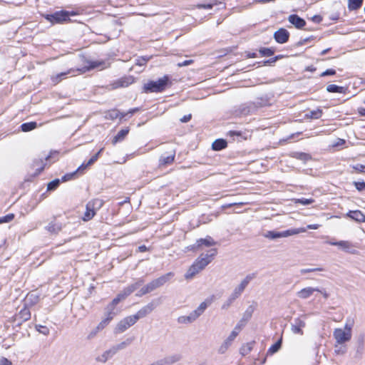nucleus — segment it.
<instances>
[{"label":"nucleus","instance_id":"obj_58","mask_svg":"<svg viewBox=\"0 0 365 365\" xmlns=\"http://www.w3.org/2000/svg\"><path fill=\"white\" fill-rule=\"evenodd\" d=\"M336 74V71L332 68L327 69L325 71L322 73L321 76H333Z\"/></svg>","mask_w":365,"mask_h":365},{"label":"nucleus","instance_id":"obj_43","mask_svg":"<svg viewBox=\"0 0 365 365\" xmlns=\"http://www.w3.org/2000/svg\"><path fill=\"white\" fill-rule=\"evenodd\" d=\"M35 327L37 331L43 334L44 336H48L50 333L49 329L46 326L37 324Z\"/></svg>","mask_w":365,"mask_h":365},{"label":"nucleus","instance_id":"obj_23","mask_svg":"<svg viewBox=\"0 0 365 365\" xmlns=\"http://www.w3.org/2000/svg\"><path fill=\"white\" fill-rule=\"evenodd\" d=\"M115 354V353L114 352L112 347H110L109 349L104 351L101 355L96 357V360L98 362L105 363L109 359L112 358Z\"/></svg>","mask_w":365,"mask_h":365},{"label":"nucleus","instance_id":"obj_25","mask_svg":"<svg viewBox=\"0 0 365 365\" xmlns=\"http://www.w3.org/2000/svg\"><path fill=\"white\" fill-rule=\"evenodd\" d=\"M143 283V280L140 279L136 282L128 286L125 287L123 291L125 293V295L129 296L131 293H133L135 290H136L138 287H140Z\"/></svg>","mask_w":365,"mask_h":365},{"label":"nucleus","instance_id":"obj_48","mask_svg":"<svg viewBox=\"0 0 365 365\" xmlns=\"http://www.w3.org/2000/svg\"><path fill=\"white\" fill-rule=\"evenodd\" d=\"M346 348L342 344H336L334 346V351L336 354H344L346 353Z\"/></svg>","mask_w":365,"mask_h":365},{"label":"nucleus","instance_id":"obj_29","mask_svg":"<svg viewBox=\"0 0 365 365\" xmlns=\"http://www.w3.org/2000/svg\"><path fill=\"white\" fill-rule=\"evenodd\" d=\"M291 156L296 159L300 160L304 163L311 159V156L309 154L302 152H293L291 154Z\"/></svg>","mask_w":365,"mask_h":365},{"label":"nucleus","instance_id":"obj_31","mask_svg":"<svg viewBox=\"0 0 365 365\" xmlns=\"http://www.w3.org/2000/svg\"><path fill=\"white\" fill-rule=\"evenodd\" d=\"M129 132L128 128H125L120 130L117 135L114 137L113 143L115 144L118 142H120L124 139V138L128 135Z\"/></svg>","mask_w":365,"mask_h":365},{"label":"nucleus","instance_id":"obj_41","mask_svg":"<svg viewBox=\"0 0 365 365\" xmlns=\"http://www.w3.org/2000/svg\"><path fill=\"white\" fill-rule=\"evenodd\" d=\"M337 246L344 251L349 252V249L352 247V245L349 241L341 240L337 242Z\"/></svg>","mask_w":365,"mask_h":365},{"label":"nucleus","instance_id":"obj_40","mask_svg":"<svg viewBox=\"0 0 365 365\" xmlns=\"http://www.w3.org/2000/svg\"><path fill=\"white\" fill-rule=\"evenodd\" d=\"M237 298L235 297L233 294H230L229 297L227 299V300L223 303L222 305V309H228L231 304L237 299Z\"/></svg>","mask_w":365,"mask_h":365},{"label":"nucleus","instance_id":"obj_8","mask_svg":"<svg viewBox=\"0 0 365 365\" xmlns=\"http://www.w3.org/2000/svg\"><path fill=\"white\" fill-rule=\"evenodd\" d=\"M137 322L136 319L133 315H130L125 317L122 320H120L116 325L115 328V333L120 334L127 330L129 327L133 326Z\"/></svg>","mask_w":365,"mask_h":365},{"label":"nucleus","instance_id":"obj_3","mask_svg":"<svg viewBox=\"0 0 365 365\" xmlns=\"http://www.w3.org/2000/svg\"><path fill=\"white\" fill-rule=\"evenodd\" d=\"M210 302L205 301L202 302L198 307L190 313L187 316H180L178 318V322L179 324H190L197 320V319L201 316L207 307L210 305Z\"/></svg>","mask_w":365,"mask_h":365},{"label":"nucleus","instance_id":"obj_62","mask_svg":"<svg viewBox=\"0 0 365 365\" xmlns=\"http://www.w3.org/2000/svg\"><path fill=\"white\" fill-rule=\"evenodd\" d=\"M322 268H315V269H301L300 272L302 274H305L308 272H315V271H322Z\"/></svg>","mask_w":365,"mask_h":365},{"label":"nucleus","instance_id":"obj_33","mask_svg":"<svg viewBox=\"0 0 365 365\" xmlns=\"http://www.w3.org/2000/svg\"><path fill=\"white\" fill-rule=\"evenodd\" d=\"M37 128V123L34 121L22 123L21 129L23 132H29Z\"/></svg>","mask_w":365,"mask_h":365},{"label":"nucleus","instance_id":"obj_26","mask_svg":"<svg viewBox=\"0 0 365 365\" xmlns=\"http://www.w3.org/2000/svg\"><path fill=\"white\" fill-rule=\"evenodd\" d=\"M174 276L173 272H168L167 274L160 276V277L154 279L158 284V286L160 287L165 284L167 282H168Z\"/></svg>","mask_w":365,"mask_h":365},{"label":"nucleus","instance_id":"obj_6","mask_svg":"<svg viewBox=\"0 0 365 365\" xmlns=\"http://www.w3.org/2000/svg\"><path fill=\"white\" fill-rule=\"evenodd\" d=\"M103 203V201L99 199H95L88 202L86 207V212L83 217V220L84 221L91 220L96 215V211L102 207Z\"/></svg>","mask_w":365,"mask_h":365},{"label":"nucleus","instance_id":"obj_49","mask_svg":"<svg viewBox=\"0 0 365 365\" xmlns=\"http://www.w3.org/2000/svg\"><path fill=\"white\" fill-rule=\"evenodd\" d=\"M259 53L262 56H271L273 55L274 51L269 48H262L259 50Z\"/></svg>","mask_w":365,"mask_h":365},{"label":"nucleus","instance_id":"obj_47","mask_svg":"<svg viewBox=\"0 0 365 365\" xmlns=\"http://www.w3.org/2000/svg\"><path fill=\"white\" fill-rule=\"evenodd\" d=\"M296 203H299L303 205H309L314 202V200L312 198L307 199V198H299L295 200Z\"/></svg>","mask_w":365,"mask_h":365},{"label":"nucleus","instance_id":"obj_35","mask_svg":"<svg viewBox=\"0 0 365 365\" xmlns=\"http://www.w3.org/2000/svg\"><path fill=\"white\" fill-rule=\"evenodd\" d=\"M131 343V339H128L127 340L122 341L116 345L112 346L114 352L116 354L118 351L125 349Z\"/></svg>","mask_w":365,"mask_h":365},{"label":"nucleus","instance_id":"obj_54","mask_svg":"<svg viewBox=\"0 0 365 365\" xmlns=\"http://www.w3.org/2000/svg\"><path fill=\"white\" fill-rule=\"evenodd\" d=\"M150 58L146 56H142L139 57L136 59V65H138L140 66L145 65Z\"/></svg>","mask_w":365,"mask_h":365},{"label":"nucleus","instance_id":"obj_34","mask_svg":"<svg viewBox=\"0 0 365 365\" xmlns=\"http://www.w3.org/2000/svg\"><path fill=\"white\" fill-rule=\"evenodd\" d=\"M46 229L51 233H58L61 230V225L58 223L51 222L46 227Z\"/></svg>","mask_w":365,"mask_h":365},{"label":"nucleus","instance_id":"obj_10","mask_svg":"<svg viewBox=\"0 0 365 365\" xmlns=\"http://www.w3.org/2000/svg\"><path fill=\"white\" fill-rule=\"evenodd\" d=\"M333 336L336 344H344L351 340L352 334L351 332L342 330L341 328H336L333 331Z\"/></svg>","mask_w":365,"mask_h":365},{"label":"nucleus","instance_id":"obj_12","mask_svg":"<svg viewBox=\"0 0 365 365\" xmlns=\"http://www.w3.org/2000/svg\"><path fill=\"white\" fill-rule=\"evenodd\" d=\"M305 319L306 315H303L294 319L291 324V330L294 334L303 335L302 329L306 326Z\"/></svg>","mask_w":365,"mask_h":365},{"label":"nucleus","instance_id":"obj_21","mask_svg":"<svg viewBox=\"0 0 365 365\" xmlns=\"http://www.w3.org/2000/svg\"><path fill=\"white\" fill-rule=\"evenodd\" d=\"M256 108L257 107L254 103L249 102L240 106V113L241 115H246L254 112Z\"/></svg>","mask_w":365,"mask_h":365},{"label":"nucleus","instance_id":"obj_60","mask_svg":"<svg viewBox=\"0 0 365 365\" xmlns=\"http://www.w3.org/2000/svg\"><path fill=\"white\" fill-rule=\"evenodd\" d=\"M0 365H12V362L7 358L1 357L0 358Z\"/></svg>","mask_w":365,"mask_h":365},{"label":"nucleus","instance_id":"obj_55","mask_svg":"<svg viewBox=\"0 0 365 365\" xmlns=\"http://www.w3.org/2000/svg\"><path fill=\"white\" fill-rule=\"evenodd\" d=\"M150 292V291L149 290V288H148V285L146 284L145 286H144L139 290V292L136 294V296L141 297V296L145 295Z\"/></svg>","mask_w":365,"mask_h":365},{"label":"nucleus","instance_id":"obj_5","mask_svg":"<svg viewBox=\"0 0 365 365\" xmlns=\"http://www.w3.org/2000/svg\"><path fill=\"white\" fill-rule=\"evenodd\" d=\"M305 227L294 228L282 232L276 230L267 231L264 234V237L269 240H275L277 238L287 237L292 235H297L302 232H305Z\"/></svg>","mask_w":365,"mask_h":365},{"label":"nucleus","instance_id":"obj_19","mask_svg":"<svg viewBox=\"0 0 365 365\" xmlns=\"http://www.w3.org/2000/svg\"><path fill=\"white\" fill-rule=\"evenodd\" d=\"M288 21L298 29H302L306 25V21L297 14H291L288 16Z\"/></svg>","mask_w":365,"mask_h":365},{"label":"nucleus","instance_id":"obj_38","mask_svg":"<svg viewBox=\"0 0 365 365\" xmlns=\"http://www.w3.org/2000/svg\"><path fill=\"white\" fill-rule=\"evenodd\" d=\"M363 0H349V9L356 10L361 6Z\"/></svg>","mask_w":365,"mask_h":365},{"label":"nucleus","instance_id":"obj_57","mask_svg":"<svg viewBox=\"0 0 365 365\" xmlns=\"http://www.w3.org/2000/svg\"><path fill=\"white\" fill-rule=\"evenodd\" d=\"M116 314H117V312H107V311H106L105 319H108V321L110 322Z\"/></svg>","mask_w":365,"mask_h":365},{"label":"nucleus","instance_id":"obj_1","mask_svg":"<svg viewBox=\"0 0 365 365\" xmlns=\"http://www.w3.org/2000/svg\"><path fill=\"white\" fill-rule=\"evenodd\" d=\"M86 64L87 65L81 68H70L66 71L53 75L51 77V79L54 84H57L63 79L67 78L68 75L74 76L78 74L84 73L86 71H91L92 69L97 68L99 70H103L110 66V63L108 61L103 60L87 61Z\"/></svg>","mask_w":365,"mask_h":365},{"label":"nucleus","instance_id":"obj_20","mask_svg":"<svg viewBox=\"0 0 365 365\" xmlns=\"http://www.w3.org/2000/svg\"><path fill=\"white\" fill-rule=\"evenodd\" d=\"M216 245V242L210 236H207L205 238H200L196 241L195 247H200L202 245L205 247H211Z\"/></svg>","mask_w":365,"mask_h":365},{"label":"nucleus","instance_id":"obj_30","mask_svg":"<svg viewBox=\"0 0 365 365\" xmlns=\"http://www.w3.org/2000/svg\"><path fill=\"white\" fill-rule=\"evenodd\" d=\"M227 142L224 139H217L212 145V148L214 150H220L226 148Z\"/></svg>","mask_w":365,"mask_h":365},{"label":"nucleus","instance_id":"obj_17","mask_svg":"<svg viewBox=\"0 0 365 365\" xmlns=\"http://www.w3.org/2000/svg\"><path fill=\"white\" fill-rule=\"evenodd\" d=\"M316 291H318V287H307L298 291L296 296L299 299L304 300L311 297Z\"/></svg>","mask_w":365,"mask_h":365},{"label":"nucleus","instance_id":"obj_24","mask_svg":"<svg viewBox=\"0 0 365 365\" xmlns=\"http://www.w3.org/2000/svg\"><path fill=\"white\" fill-rule=\"evenodd\" d=\"M88 166H90V165H87V163H82L75 172L66 174L64 176H63L62 180L63 181H66V180H69L72 179L73 177L75 176L77 173L83 172Z\"/></svg>","mask_w":365,"mask_h":365},{"label":"nucleus","instance_id":"obj_32","mask_svg":"<svg viewBox=\"0 0 365 365\" xmlns=\"http://www.w3.org/2000/svg\"><path fill=\"white\" fill-rule=\"evenodd\" d=\"M282 346V339H279L276 343L272 345L269 349L267 350V355H273L277 353L281 348Z\"/></svg>","mask_w":365,"mask_h":365},{"label":"nucleus","instance_id":"obj_56","mask_svg":"<svg viewBox=\"0 0 365 365\" xmlns=\"http://www.w3.org/2000/svg\"><path fill=\"white\" fill-rule=\"evenodd\" d=\"M354 185L356 190L359 191L365 190V182H354Z\"/></svg>","mask_w":365,"mask_h":365},{"label":"nucleus","instance_id":"obj_50","mask_svg":"<svg viewBox=\"0 0 365 365\" xmlns=\"http://www.w3.org/2000/svg\"><path fill=\"white\" fill-rule=\"evenodd\" d=\"M14 218V214H8L0 217V224L11 222Z\"/></svg>","mask_w":365,"mask_h":365},{"label":"nucleus","instance_id":"obj_53","mask_svg":"<svg viewBox=\"0 0 365 365\" xmlns=\"http://www.w3.org/2000/svg\"><path fill=\"white\" fill-rule=\"evenodd\" d=\"M110 322L108 321V319H106L105 318L101 320V322L98 324L97 331H101L103 330Z\"/></svg>","mask_w":365,"mask_h":365},{"label":"nucleus","instance_id":"obj_61","mask_svg":"<svg viewBox=\"0 0 365 365\" xmlns=\"http://www.w3.org/2000/svg\"><path fill=\"white\" fill-rule=\"evenodd\" d=\"M192 62H193L192 60H185V61H183L182 62H179L178 63V67L187 66L188 65H190Z\"/></svg>","mask_w":365,"mask_h":365},{"label":"nucleus","instance_id":"obj_42","mask_svg":"<svg viewBox=\"0 0 365 365\" xmlns=\"http://www.w3.org/2000/svg\"><path fill=\"white\" fill-rule=\"evenodd\" d=\"M20 318L24 321H27L31 317V313L29 309L24 308L21 309L19 312Z\"/></svg>","mask_w":365,"mask_h":365},{"label":"nucleus","instance_id":"obj_13","mask_svg":"<svg viewBox=\"0 0 365 365\" xmlns=\"http://www.w3.org/2000/svg\"><path fill=\"white\" fill-rule=\"evenodd\" d=\"M182 358L180 353H174L159 359L160 365H172L179 362Z\"/></svg>","mask_w":365,"mask_h":365},{"label":"nucleus","instance_id":"obj_36","mask_svg":"<svg viewBox=\"0 0 365 365\" xmlns=\"http://www.w3.org/2000/svg\"><path fill=\"white\" fill-rule=\"evenodd\" d=\"M345 88L342 86H339L335 84H330L327 86V91L329 93H342L344 92Z\"/></svg>","mask_w":365,"mask_h":365},{"label":"nucleus","instance_id":"obj_63","mask_svg":"<svg viewBox=\"0 0 365 365\" xmlns=\"http://www.w3.org/2000/svg\"><path fill=\"white\" fill-rule=\"evenodd\" d=\"M317 292L321 293L324 299H328L329 297V294L324 289H320L318 287V291Z\"/></svg>","mask_w":365,"mask_h":365},{"label":"nucleus","instance_id":"obj_28","mask_svg":"<svg viewBox=\"0 0 365 365\" xmlns=\"http://www.w3.org/2000/svg\"><path fill=\"white\" fill-rule=\"evenodd\" d=\"M175 153H173L169 155H161L159 160L160 165H167L171 164L175 160Z\"/></svg>","mask_w":365,"mask_h":365},{"label":"nucleus","instance_id":"obj_11","mask_svg":"<svg viewBox=\"0 0 365 365\" xmlns=\"http://www.w3.org/2000/svg\"><path fill=\"white\" fill-rule=\"evenodd\" d=\"M46 19L52 24L61 23L69 19V12L63 10L56 11L52 14H47Z\"/></svg>","mask_w":365,"mask_h":365},{"label":"nucleus","instance_id":"obj_59","mask_svg":"<svg viewBox=\"0 0 365 365\" xmlns=\"http://www.w3.org/2000/svg\"><path fill=\"white\" fill-rule=\"evenodd\" d=\"M148 288H149V290L150 291V292L153 290H155V289L158 288L159 287L158 286V284H156L155 281V280H153L151 281L150 282H149L148 284H147Z\"/></svg>","mask_w":365,"mask_h":365},{"label":"nucleus","instance_id":"obj_22","mask_svg":"<svg viewBox=\"0 0 365 365\" xmlns=\"http://www.w3.org/2000/svg\"><path fill=\"white\" fill-rule=\"evenodd\" d=\"M346 216L359 222H365V215L360 210L349 211Z\"/></svg>","mask_w":365,"mask_h":365},{"label":"nucleus","instance_id":"obj_14","mask_svg":"<svg viewBox=\"0 0 365 365\" xmlns=\"http://www.w3.org/2000/svg\"><path fill=\"white\" fill-rule=\"evenodd\" d=\"M133 78L131 76H125L114 81L111 84L112 89L127 87L133 83Z\"/></svg>","mask_w":365,"mask_h":365},{"label":"nucleus","instance_id":"obj_16","mask_svg":"<svg viewBox=\"0 0 365 365\" xmlns=\"http://www.w3.org/2000/svg\"><path fill=\"white\" fill-rule=\"evenodd\" d=\"M155 308V305L154 304V303L150 302L147 305L143 307L140 309H139L135 314H133V316L138 321L139 319L143 318L150 313H151Z\"/></svg>","mask_w":365,"mask_h":365},{"label":"nucleus","instance_id":"obj_37","mask_svg":"<svg viewBox=\"0 0 365 365\" xmlns=\"http://www.w3.org/2000/svg\"><path fill=\"white\" fill-rule=\"evenodd\" d=\"M254 345V342H249L246 344L243 345L240 349V354L242 356H245L248 354L252 349Z\"/></svg>","mask_w":365,"mask_h":365},{"label":"nucleus","instance_id":"obj_9","mask_svg":"<svg viewBox=\"0 0 365 365\" xmlns=\"http://www.w3.org/2000/svg\"><path fill=\"white\" fill-rule=\"evenodd\" d=\"M256 277L255 273H251L247 274L233 289L232 294H233L235 297L239 298L241 294L243 293L244 290L249 284V283Z\"/></svg>","mask_w":365,"mask_h":365},{"label":"nucleus","instance_id":"obj_7","mask_svg":"<svg viewBox=\"0 0 365 365\" xmlns=\"http://www.w3.org/2000/svg\"><path fill=\"white\" fill-rule=\"evenodd\" d=\"M139 110L138 108H134L130 109L128 112H120V110L117 109H113L111 110H109L106 114V118L115 120L117 118H119L120 120L125 118H130L132 115H133L135 113Z\"/></svg>","mask_w":365,"mask_h":365},{"label":"nucleus","instance_id":"obj_51","mask_svg":"<svg viewBox=\"0 0 365 365\" xmlns=\"http://www.w3.org/2000/svg\"><path fill=\"white\" fill-rule=\"evenodd\" d=\"M354 321L352 319H348L346 320V322L344 325V329L342 330H344L346 331L351 332L352 327H353Z\"/></svg>","mask_w":365,"mask_h":365},{"label":"nucleus","instance_id":"obj_39","mask_svg":"<svg viewBox=\"0 0 365 365\" xmlns=\"http://www.w3.org/2000/svg\"><path fill=\"white\" fill-rule=\"evenodd\" d=\"M322 114V110L319 108H317L316 110H311L308 114H307V116L312 119H319L321 118Z\"/></svg>","mask_w":365,"mask_h":365},{"label":"nucleus","instance_id":"obj_64","mask_svg":"<svg viewBox=\"0 0 365 365\" xmlns=\"http://www.w3.org/2000/svg\"><path fill=\"white\" fill-rule=\"evenodd\" d=\"M312 20L315 23H320L322 21V17L319 15H315L312 18Z\"/></svg>","mask_w":365,"mask_h":365},{"label":"nucleus","instance_id":"obj_52","mask_svg":"<svg viewBox=\"0 0 365 365\" xmlns=\"http://www.w3.org/2000/svg\"><path fill=\"white\" fill-rule=\"evenodd\" d=\"M353 169L358 173H365V165L357 163L353 165Z\"/></svg>","mask_w":365,"mask_h":365},{"label":"nucleus","instance_id":"obj_44","mask_svg":"<svg viewBox=\"0 0 365 365\" xmlns=\"http://www.w3.org/2000/svg\"><path fill=\"white\" fill-rule=\"evenodd\" d=\"M247 324L246 322H243L242 319H240L236 326L235 327L234 329L232 331H235V335H238L239 333L241 331V330L245 327Z\"/></svg>","mask_w":365,"mask_h":365},{"label":"nucleus","instance_id":"obj_46","mask_svg":"<svg viewBox=\"0 0 365 365\" xmlns=\"http://www.w3.org/2000/svg\"><path fill=\"white\" fill-rule=\"evenodd\" d=\"M217 1L214 0V1H212L210 3H207V4H197V7L198 9H212L215 5H217Z\"/></svg>","mask_w":365,"mask_h":365},{"label":"nucleus","instance_id":"obj_27","mask_svg":"<svg viewBox=\"0 0 365 365\" xmlns=\"http://www.w3.org/2000/svg\"><path fill=\"white\" fill-rule=\"evenodd\" d=\"M255 310V306L253 304L250 305L243 313L241 319L243 322L247 323L252 318V314L254 313Z\"/></svg>","mask_w":365,"mask_h":365},{"label":"nucleus","instance_id":"obj_4","mask_svg":"<svg viewBox=\"0 0 365 365\" xmlns=\"http://www.w3.org/2000/svg\"><path fill=\"white\" fill-rule=\"evenodd\" d=\"M169 83V77L164 76L157 81H150L145 83L143 89L146 93H160L163 91Z\"/></svg>","mask_w":365,"mask_h":365},{"label":"nucleus","instance_id":"obj_45","mask_svg":"<svg viewBox=\"0 0 365 365\" xmlns=\"http://www.w3.org/2000/svg\"><path fill=\"white\" fill-rule=\"evenodd\" d=\"M60 184V180L55 179L51 181L47 185V190L49 191L54 190L56 189Z\"/></svg>","mask_w":365,"mask_h":365},{"label":"nucleus","instance_id":"obj_15","mask_svg":"<svg viewBox=\"0 0 365 365\" xmlns=\"http://www.w3.org/2000/svg\"><path fill=\"white\" fill-rule=\"evenodd\" d=\"M289 38V33L287 29L284 28H280L274 34V38L278 43H285L288 41Z\"/></svg>","mask_w":365,"mask_h":365},{"label":"nucleus","instance_id":"obj_18","mask_svg":"<svg viewBox=\"0 0 365 365\" xmlns=\"http://www.w3.org/2000/svg\"><path fill=\"white\" fill-rule=\"evenodd\" d=\"M236 337L237 335H235V331H232L230 334L228 336V337L220 346L218 349V352L220 354L225 353Z\"/></svg>","mask_w":365,"mask_h":365},{"label":"nucleus","instance_id":"obj_2","mask_svg":"<svg viewBox=\"0 0 365 365\" xmlns=\"http://www.w3.org/2000/svg\"><path fill=\"white\" fill-rule=\"evenodd\" d=\"M216 255L217 249L215 248L209 250L205 254H201L187 269L185 274V278L186 279H192L197 273L205 269V267L212 262Z\"/></svg>","mask_w":365,"mask_h":365}]
</instances>
